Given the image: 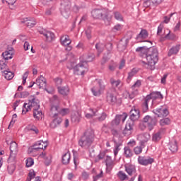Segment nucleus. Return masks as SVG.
Masks as SVG:
<instances>
[{"label":"nucleus","instance_id":"nucleus-7","mask_svg":"<svg viewBox=\"0 0 181 181\" xmlns=\"http://www.w3.org/2000/svg\"><path fill=\"white\" fill-rule=\"evenodd\" d=\"M144 122L147 124L149 131H152L158 121L156 120V118L147 115L144 118Z\"/></svg>","mask_w":181,"mask_h":181},{"label":"nucleus","instance_id":"nucleus-48","mask_svg":"<svg viewBox=\"0 0 181 181\" xmlns=\"http://www.w3.org/2000/svg\"><path fill=\"white\" fill-rule=\"evenodd\" d=\"M28 176V177H27L26 181H31L32 179H35V177L36 176V174H35L34 170H32V171H30Z\"/></svg>","mask_w":181,"mask_h":181},{"label":"nucleus","instance_id":"nucleus-62","mask_svg":"<svg viewBox=\"0 0 181 181\" xmlns=\"http://www.w3.org/2000/svg\"><path fill=\"white\" fill-rule=\"evenodd\" d=\"M127 145L132 148H134V146L136 145V141L134 139H132L127 143Z\"/></svg>","mask_w":181,"mask_h":181},{"label":"nucleus","instance_id":"nucleus-27","mask_svg":"<svg viewBox=\"0 0 181 181\" xmlns=\"http://www.w3.org/2000/svg\"><path fill=\"white\" fill-rule=\"evenodd\" d=\"M151 98L149 97H146L144 98V103L142 105V110L143 112H147V111L149 110L148 105L150 102Z\"/></svg>","mask_w":181,"mask_h":181},{"label":"nucleus","instance_id":"nucleus-13","mask_svg":"<svg viewBox=\"0 0 181 181\" xmlns=\"http://www.w3.org/2000/svg\"><path fill=\"white\" fill-rule=\"evenodd\" d=\"M125 172L129 175V176H133V177H136V168L135 165H127L124 166Z\"/></svg>","mask_w":181,"mask_h":181},{"label":"nucleus","instance_id":"nucleus-59","mask_svg":"<svg viewBox=\"0 0 181 181\" xmlns=\"http://www.w3.org/2000/svg\"><path fill=\"white\" fill-rule=\"evenodd\" d=\"M69 59L72 64H74V63H76V56H74L73 53H69Z\"/></svg>","mask_w":181,"mask_h":181},{"label":"nucleus","instance_id":"nucleus-16","mask_svg":"<svg viewBox=\"0 0 181 181\" xmlns=\"http://www.w3.org/2000/svg\"><path fill=\"white\" fill-rule=\"evenodd\" d=\"M41 35H43L46 38L47 42H53L54 40V33L50 32V31H41L40 32Z\"/></svg>","mask_w":181,"mask_h":181},{"label":"nucleus","instance_id":"nucleus-25","mask_svg":"<svg viewBox=\"0 0 181 181\" xmlns=\"http://www.w3.org/2000/svg\"><path fill=\"white\" fill-rule=\"evenodd\" d=\"M124 155L125 158L128 159L129 158H132V156L134 155V152L132 151L131 148H129V146H126L124 148Z\"/></svg>","mask_w":181,"mask_h":181},{"label":"nucleus","instance_id":"nucleus-22","mask_svg":"<svg viewBox=\"0 0 181 181\" xmlns=\"http://www.w3.org/2000/svg\"><path fill=\"white\" fill-rule=\"evenodd\" d=\"M149 139H151V135H149V134H148V133H144L143 134H139L137 136L138 141L148 142V141H149Z\"/></svg>","mask_w":181,"mask_h":181},{"label":"nucleus","instance_id":"nucleus-39","mask_svg":"<svg viewBox=\"0 0 181 181\" xmlns=\"http://www.w3.org/2000/svg\"><path fill=\"white\" fill-rule=\"evenodd\" d=\"M117 176L122 181L127 180V179H128V175H127V174H125V173L123 171H119Z\"/></svg>","mask_w":181,"mask_h":181},{"label":"nucleus","instance_id":"nucleus-9","mask_svg":"<svg viewBox=\"0 0 181 181\" xmlns=\"http://www.w3.org/2000/svg\"><path fill=\"white\" fill-rule=\"evenodd\" d=\"M74 74L78 76H84V73H87L88 71V68L84 66L83 64H77L74 68Z\"/></svg>","mask_w":181,"mask_h":181},{"label":"nucleus","instance_id":"nucleus-29","mask_svg":"<svg viewBox=\"0 0 181 181\" xmlns=\"http://www.w3.org/2000/svg\"><path fill=\"white\" fill-rule=\"evenodd\" d=\"M54 118V119H53L52 122L51 123V127H52V128H56L57 127V125H60V124H62V119L60 117H57V116Z\"/></svg>","mask_w":181,"mask_h":181},{"label":"nucleus","instance_id":"nucleus-32","mask_svg":"<svg viewBox=\"0 0 181 181\" xmlns=\"http://www.w3.org/2000/svg\"><path fill=\"white\" fill-rule=\"evenodd\" d=\"M69 6H66L65 7H64L63 6L61 8V13L62 15V16H64V18H66V19H67V18H69Z\"/></svg>","mask_w":181,"mask_h":181},{"label":"nucleus","instance_id":"nucleus-46","mask_svg":"<svg viewBox=\"0 0 181 181\" xmlns=\"http://www.w3.org/2000/svg\"><path fill=\"white\" fill-rule=\"evenodd\" d=\"M95 56L94 54H89L86 57V61L83 63H88L90 62H93L95 59Z\"/></svg>","mask_w":181,"mask_h":181},{"label":"nucleus","instance_id":"nucleus-30","mask_svg":"<svg viewBox=\"0 0 181 181\" xmlns=\"http://www.w3.org/2000/svg\"><path fill=\"white\" fill-rule=\"evenodd\" d=\"M180 49L179 45L173 46L168 52V56H173V54H177Z\"/></svg>","mask_w":181,"mask_h":181},{"label":"nucleus","instance_id":"nucleus-51","mask_svg":"<svg viewBox=\"0 0 181 181\" xmlns=\"http://www.w3.org/2000/svg\"><path fill=\"white\" fill-rule=\"evenodd\" d=\"M134 152L135 155H141V153H142V147L136 146L134 148Z\"/></svg>","mask_w":181,"mask_h":181},{"label":"nucleus","instance_id":"nucleus-53","mask_svg":"<svg viewBox=\"0 0 181 181\" xmlns=\"http://www.w3.org/2000/svg\"><path fill=\"white\" fill-rule=\"evenodd\" d=\"M166 39H168L169 40H175L176 39V35L175 34H170V32H169L165 37Z\"/></svg>","mask_w":181,"mask_h":181},{"label":"nucleus","instance_id":"nucleus-31","mask_svg":"<svg viewBox=\"0 0 181 181\" xmlns=\"http://www.w3.org/2000/svg\"><path fill=\"white\" fill-rule=\"evenodd\" d=\"M104 47H105V45L101 42H98L95 45V49L98 50V56H100V53H103V50H104Z\"/></svg>","mask_w":181,"mask_h":181},{"label":"nucleus","instance_id":"nucleus-41","mask_svg":"<svg viewBox=\"0 0 181 181\" xmlns=\"http://www.w3.org/2000/svg\"><path fill=\"white\" fill-rule=\"evenodd\" d=\"M114 165V161L111 159V156H107L106 158V166L107 168H112Z\"/></svg>","mask_w":181,"mask_h":181},{"label":"nucleus","instance_id":"nucleus-37","mask_svg":"<svg viewBox=\"0 0 181 181\" xmlns=\"http://www.w3.org/2000/svg\"><path fill=\"white\" fill-rule=\"evenodd\" d=\"M120 146H122V143H117L115 146V148L113 150L115 156H117L118 155V153L119 151H121Z\"/></svg>","mask_w":181,"mask_h":181},{"label":"nucleus","instance_id":"nucleus-64","mask_svg":"<svg viewBox=\"0 0 181 181\" xmlns=\"http://www.w3.org/2000/svg\"><path fill=\"white\" fill-rule=\"evenodd\" d=\"M21 98H26V97H29V92L23 91L21 93Z\"/></svg>","mask_w":181,"mask_h":181},{"label":"nucleus","instance_id":"nucleus-42","mask_svg":"<svg viewBox=\"0 0 181 181\" xmlns=\"http://www.w3.org/2000/svg\"><path fill=\"white\" fill-rule=\"evenodd\" d=\"M169 124H170V118H164L160 120V125H161V127H165V125H169Z\"/></svg>","mask_w":181,"mask_h":181},{"label":"nucleus","instance_id":"nucleus-49","mask_svg":"<svg viewBox=\"0 0 181 181\" xmlns=\"http://www.w3.org/2000/svg\"><path fill=\"white\" fill-rule=\"evenodd\" d=\"M33 163H35L33 158H27L25 166H26V168H30V166H32L33 165Z\"/></svg>","mask_w":181,"mask_h":181},{"label":"nucleus","instance_id":"nucleus-4","mask_svg":"<svg viewBox=\"0 0 181 181\" xmlns=\"http://www.w3.org/2000/svg\"><path fill=\"white\" fill-rule=\"evenodd\" d=\"M93 142H94V130L88 129L79 140L78 145L81 148H84V149H88Z\"/></svg>","mask_w":181,"mask_h":181},{"label":"nucleus","instance_id":"nucleus-23","mask_svg":"<svg viewBox=\"0 0 181 181\" xmlns=\"http://www.w3.org/2000/svg\"><path fill=\"white\" fill-rule=\"evenodd\" d=\"M97 115H98V110L97 109H89V112L86 114V118L90 119L93 117H97Z\"/></svg>","mask_w":181,"mask_h":181},{"label":"nucleus","instance_id":"nucleus-35","mask_svg":"<svg viewBox=\"0 0 181 181\" xmlns=\"http://www.w3.org/2000/svg\"><path fill=\"white\" fill-rule=\"evenodd\" d=\"M16 160V153L10 152V156L8 158V163H15Z\"/></svg>","mask_w":181,"mask_h":181},{"label":"nucleus","instance_id":"nucleus-36","mask_svg":"<svg viewBox=\"0 0 181 181\" xmlns=\"http://www.w3.org/2000/svg\"><path fill=\"white\" fill-rule=\"evenodd\" d=\"M58 91L60 94L62 95H67V93H69V87H59L58 88Z\"/></svg>","mask_w":181,"mask_h":181},{"label":"nucleus","instance_id":"nucleus-38","mask_svg":"<svg viewBox=\"0 0 181 181\" xmlns=\"http://www.w3.org/2000/svg\"><path fill=\"white\" fill-rule=\"evenodd\" d=\"M4 77L6 80H12L13 78V73L9 71H4Z\"/></svg>","mask_w":181,"mask_h":181},{"label":"nucleus","instance_id":"nucleus-8","mask_svg":"<svg viewBox=\"0 0 181 181\" xmlns=\"http://www.w3.org/2000/svg\"><path fill=\"white\" fill-rule=\"evenodd\" d=\"M138 162L139 165L148 166V165H152L155 162V159L151 157L139 156Z\"/></svg>","mask_w":181,"mask_h":181},{"label":"nucleus","instance_id":"nucleus-10","mask_svg":"<svg viewBox=\"0 0 181 181\" xmlns=\"http://www.w3.org/2000/svg\"><path fill=\"white\" fill-rule=\"evenodd\" d=\"M142 85V81L141 80H137L135 83L132 86V90H133L132 92V95H129V98L131 99L134 98L135 95H138V88L141 87Z\"/></svg>","mask_w":181,"mask_h":181},{"label":"nucleus","instance_id":"nucleus-50","mask_svg":"<svg viewBox=\"0 0 181 181\" xmlns=\"http://www.w3.org/2000/svg\"><path fill=\"white\" fill-rule=\"evenodd\" d=\"M27 128L28 131H33L35 134H39V129L33 125H29Z\"/></svg>","mask_w":181,"mask_h":181},{"label":"nucleus","instance_id":"nucleus-55","mask_svg":"<svg viewBox=\"0 0 181 181\" xmlns=\"http://www.w3.org/2000/svg\"><path fill=\"white\" fill-rule=\"evenodd\" d=\"M115 18L117 21H123L124 18L122 17V15L119 13V12H115Z\"/></svg>","mask_w":181,"mask_h":181},{"label":"nucleus","instance_id":"nucleus-63","mask_svg":"<svg viewBox=\"0 0 181 181\" xmlns=\"http://www.w3.org/2000/svg\"><path fill=\"white\" fill-rule=\"evenodd\" d=\"M162 30H163V25L160 24L158 27L157 35L159 36L162 33Z\"/></svg>","mask_w":181,"mask_h":181},{"label":"nucleus","instance_id":"nucleus-17","mask_svg":"<svg viewBox=\"0 0 181 181\" xmlns=\"http://www.w3.org/2000/svg\"><path fill=\"white\" fill-rule=\"evenodd\" d=\"M81 118V114L78 111H73L71 113V122H80Z\"/></svg>","mask_w":181,"mask_h":181},{"label":"nucleus","instance_id":"nucleus-47","mask_svg":"<svg viewBox=\"0 0 181 181\" xmlns=\"http://www.w3.org/2000/svg\"><path fill=\"white\" fill-rule=\"evenodd\" d=\"M119 122H121V115H116L115 119L112 120V125H119Z\"/></svg>","mask_w":181,"mask_h":181},{"label":"nucleus","instance_id":"nucleus-45","mask_svg":"<svg viewBox=\"0 0 181 181\" xmlns=\"http://www.w3.org/2000/svg\"><path fill=\"white\" fill-rule=\"evenodd\" d=\"M7 169L9 175H13V172H15V170L16 169V166H15V163L10 164L8 165Z\"/></svg>","mask_w":181,"mask_h":181},{"label":"nucleus","instance_id":"nucleus-3","mask_svg":"<svg viewBox=\"0 0 181 181\" xmlns=\"http://www.w3.org/2000/svg\"><path fill=\"white\" fill-rule=\"evenodd\" d=\"M139 119V110L136 107H133L130 111V120H128L126 123L125 128L123 131L125 136H129L134 131V121Z\"/></svg>","mask_w":181,"mask_h":181},{"label":"nucleus","instance_id":"nucleus-26","mask_svg":"<svg viewBox=\"0 0 181 181\" xmlns=\"http://www.w3.org/2000/svg\"><path fill=\"white\" fill-rule=\"evenodd\" d=\"M148 37V31L146 30H141L140 33L136 37V40L142 42L141 39H146Z\"/></svg>","mask_w":181,"mask_h":181},{"label":"nucleus","instance_id":"nucleus-44","mask_svg":"<svg viewBox=\"0 0 181 181\" xmlns=\"http://www.w3.org/2000/svg\"><path fill=\"white\" fill-rule=\"evenodd\" d=\"M136 73H138V71H136L135 69H132V71L128 74V81H131V80H132V77H134Z\"/></svg>","mask_w":181,"mask_h":181},{"label":"nucleus","instance_id":"nucleus-28","mask_svg":"<svg viewBox=\"0 0 181 181\" xmlns=\"http://www.w3.org/2000/svg\"><path fill=\"white\" fill-rule=\"evenodd\" d=\"M42 142H43L42 141H37V143H35L33 149H35V151H39V149H46V148H47V144L43 146V145H42ZM44 144H46L45 142H43Z\"/></svg>","mask_w":181,"mask_h":181},{"label":"nucleus","instance_id":"nucleus-56","mask_svg":"<svg viewBox=\"0 0 181 181\" xmlns=\"http://www.w3.org/2000/svg\"><path fill=\"white\" fill-rule=\"evenodd\" d=\"M54 81L58 88L59 87H60V86H62V83H63V81L60 78H56L55 79H54Z\"/></svg>","mask_w":181,"mask_h":181},{"label":"nucleus","instance_id":"nucleus-20","mask_svg":"<svg viewBox=\"0 0 181 181\" xmlns=\"http://www.w3.org/2000/svg\"><path fill=\"white\" fill-rule=\"evenodd\" d=\"M22 23H25L28 28H33L36 25V21L33 18L29 19V18H24Z\"/></svg>","mask_w":181,"mask_h":181},{"label":"nucleus","instance_id":"nucleus-24","mask_svg":"<svg viewBox=\"0 0 181 181\" xmlns=\"http://www.w3.org/2000/svg\"><path fill=\"white\" fill-rule=\"evenodd\" d=\"M61 45L64 46L65 50H67V47L69 46V35H62L60 38Z\"/></svg>","mask_w":181,"mask_h":181},{"label":"nucleus","instance_id":"nucleus-11","mask_svg":"<svg viewBox=\"0 0 181 181\" xmlns=\"http://www.w3.org/2000/svg\"><path fill=\"white\" fill-rule=\"evenodd\" d=\"M153 112L160 118H162V117H168V115H169V110L163 107L153 110Z\"/></svg>","mask_w":181,"mask_h":181},{"label":"nucleus","instance_id":"nucleus-15","mask_svg":"<svg viewBox=\"0 0 181 181\" xmlns=\"http://www.w3.org/2000/svg\"><path fill=\"white\" fill-rule=\"evenodd\" d=\"M146 97H148L150 98V102L151 105H153V102L155 100H158V98H163V96L160 93V92H153L151 93L150 95H148Z\"/></svg>","mask_w":181,"mask_h":181},{"label":"nucleus","instance_id":"nucleus-52","mask_svg":"<svg viewBox=\"0 0 181 181\" xmlns=\"http://www.w3.org/2000/svg\"><path fill=\"white\" fill-rule=\"evenodd\" d=\"M90 177V173H87L86 171H83L81 174V178L83 179V180H88V179H89Z\"/></svg>","mask_w":181,"mask_h":181},{"label":"nucleus","instance_id":"nucleus-40","mask_svg":"<svg viewBox=\"0 0 181 181\" xmlns=\"http://www.w3.org/2000/svg\"><path fill=\"white\" fill-rule=\"evenodd\" d=\"M110 84L114 88L119 87V84H121V81L120 80H115V79L112 78H110Z\"/></svg>","mask_w":181,"mask_h":181},{"label":"nucleus","instance_id":"nucleus-14","mask_svg":"<svg viewBox=\"0 0 181 181\" xmlns=\"http://www.w3.org/2000/svg\"><path fill=\"white\" fill-rule=\"evenodd\" d=\"M107 101L109 104L115 105V104H117V96L114 93L109 90L107 93Z\"/></svg>","mask_w":181,"mask_h":181},{"label":"nucleus","instance_id":"nucleus-18","mask_svg":"<svg viewBox=\"0 0 181 181\" xmlns=\"http://www.w3.org/2000/svg\"><path fill=\"white\" fill-rule=\"evenodd\" d=\"M36 84L38 86L39 88H46V78H45L43 76H40V78L36 80Z\"/></svg>","mask_w":181,"mask_h":181},{"label":"nucleus","instance_id":"nucleus-5","mask_svg":"<svg viewBox=\"0 0 181 181\" xmlns=\"http://www.w3.org/2000/svg\"><path fill=\"white\" fill-rule=\"evenodd\" d=\"M94 83L96 84V86L91 88V91L95 97L101 95V93L105 90V84L101 79H95Z\"/></svg>","mask_w":181,"mask_h":181},{"label":"nucleus","instance_id":"nucleus-43","mask_svg":"<svg viewBox=\"0 0 181 181\" xmlns=\"http://www.w3.org/2000/svg\"><path fill=\"white\" fill-rule=\"evenodd\" d=\"M68 153L69 151H67L62 156V162L63 165H69V156H67Z\"/></svg>","mask_w":181,"mask_h":181},{"label":"nucleus","instance_id":"nucleus-61","mask_svg":"<svg viewBox=\"0 0 181 181\" xmlns=\"http://www.w3.org/2000/svg\"><path fill=\"white\" fill-rule=\"evenodd\" d=\"M175 15V13H173L170 14L169 17L168 16H165L164 17V23H169V21H170V18Z\"/></svg>","mask_w":181,"mask_h":181},{"label":"nucleus","instance_id":"nucleus-1","mask_svg":"<svg viewBox=\"0 0 181 181\" xmlns=\"http://www.w3.org/2000/svg\"><path fill=\"white\" fill-rule=\"evenodd\" d=\"M136 52H140V54L142 53L144 55L141 59V64L143 67L153 70L155 69V64L158 63L159 60V52L158 49L155 47H150L148 49L145 47H139L136 49Z\"/></svg>","mask_w":181,"mask_h":181},{"label":"nucleus","instance_id":"nucleus-60","mask_svg":"<svg viewBox=\"0 0 181 181\" xmlns=\"http://www.w3.org/2000/svg\"><path fill=\"white\" fill-rule=\"evenodd\" d=\"M16 118H18V115H16V114L13 115L12 119L10 122V124L8 126V128H9V127H11V125H13L15 124V122L16 121V119H15Z\"/></svg>","mask_w":181,"mask_h":181},{"label":"nucleus","instance_id":"nucleus-21","mask_svg":"<svg viewBox=\"0 0 181 181\" xmlns=\"http://www.w3.org/2000/svg\"><path fill=\"white\" fill-rule=\"evenodd\" d=\"M168 148L170 151H171L173 153L176 152L178 149L177 142L176 141V140L175 139L171 140L168 144Z\"/></svg>","mask_w":181,"mask_h":181},{"label":"nucleus","instance_id":"nucleus-33","mask_svg":"<svg viewBox=\"0 0 181 181\" xmlns=\"http://www.w3.org/2000/svg\"><path fill=\"white\" fill-rule=\"evenodd\" d=\"M10 152L16 153L18 152V144L15 141H11L10 144Z\"/></svg>","mask_w":181,"mask_h":181},{"label":"nucleus","instance_id":"nucleus-12","mask_svg":"<svg viewBox=\"0 0 181 181\" xmlns=\"http://www.w3.org/2000/svg\"><path fill=\"white\" fill-rule=\"evenodd\" d=\"M165 132H166V129L162 128L158 132L153 134L152 136L153 142H158L160 139H162V136L165 135Z\"/></svg>","mask_w":181,"mask_h":181},{"label":"nucleus","instance_id":"nucleus-34","mask_svg":"<svg viewBox=\"0 0 181 181\" xmlns=\"http://www.w3.org/2000/svg\"><path fill=\"white\" fill-rule=\"evenodd\" d=\"M2 56L5 60H9L12 59V51H5L2 53Z\"/></svg>","mask_w":181,"mask_h":181},{"label":"nucleus","instance_id":"nucleus-19","mask_svg":"<svg viewBox=\"0 0 181 181\" xmlns=\"http://www.w3.org/2000/svg\"><path fill=\"white\" fill-rule=\"evenodd\" d=\"M60 108L59 107L58 105H51L50 107V115H52V118H56L59 115V111Z\"/></svg>","mask_w":181,"mask_h":181},{"label":"nucleus","instance_id":"nucleus-6","mask_svg":"<svg viewBox=\"0 0 181 181\" xmlns=\"http://www.w3.org/2000/svg\"><path fill=\"white\" fill-rule=\"evenodd\" d=\"M91 13L95 19H103L106 25H110V21L107 18V13L104 10L95 9L92 11Z\"/></svg>","mask_w":181,"mask_h":181},{"label":"nucleus","instance_id":"nucleus-57","mask_svg":"<svg viewBox=\"0 0 181 181\" xmlns=\"http://www.w3.org/2000/svg\"><path fill=\"white\" fill-rule=\"evenodd\" d=\"M69 111V109L67 108H63V109H59L58 114H60V115H62L64 117V115H66L67 112Z\"/></svg>","mask_w":181,"mask_h":181},{"label":"nucleus","instance_id":"nucleus-2","mask_svg":"<svg viewBox=\"0 0 181 181\" xmlns=\"http://www.w3.org/2000/svg\"><path fill=\"white\" fill-rule=\"evenodd\" d=\"M28 101V103H24L23 108L25 109H23L22 114H26L29 110H33L34 118L40 119L42 115V110H39L40 108V101L35 96H30ZM26 105H28L27 107Z\"/></svg>","mask_w":181,"mask_h":181},{"label":"nucleus","instance_id":"nucleus-54","mask_svg":"<svg viewBox=\"0 0 181 181\" xmlns=\"http://www.w3.org/2000/svg\"><path fill=\"white\" fill-rule=\"evenodd\" d=\"M42 158H44V159L45 160V165H47V166H49L52 162V160L49 159L47 156H46V153H42Z\"/></svg>","mask_w":181,"mask_h":181},{"label":"nucleus","instance_id":"nucleus-58","mask_svg":"<svg viewBox=\"0 0 181 181\" xmlns=\"http://www.w3.org/2000/svg\"><path fill=\"white\" fill-rule=\"evenodd\" d=\"M105 118H107V113L103 112L101 115L99 117H98V120L101 122L103 121H105Z\"/></svg>","mask_w":181,"mask_h":181}]
</instances>
